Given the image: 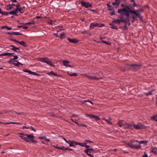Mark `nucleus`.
I'll list each match as a JSON object with an SVG mask.
<instances>
[{
	"mask_svg": "<svg viewBox=\"0 0 157 157\" xmlns=\"http://www.w3.org/2000/svg\"><path fill=\"white\" fill-rule=\"evenodd\" d=\"M94 118H95L96 120H99L101 119L98 116L95 115L94 116Z\"/></svg>",
	"mask_w": 157,
	"mask_h": 157,
	"instance_id": "obj_38",
	"label": "nucleus"
},
{
	"mask_svg": "<svg viewBox=\"0 0 157 157\" xmlns=\"http://www.w3.org/2000/svg\"><path fill=\"white\" fill-rule=\"evenodd\" d=\"M88 156L90 157H94V156L91 154L90 153H86Z\"/></svg>",
	"mask_w": 157,
	"mask_h": 157,
	"instance_id": "obj_51",
	"label": "nucleus"
},
{
	"mask_svg": "<svg viewBox=\"0 0 157 157\" xmlns=\"http://www.w3.org/2000/svg\"><path fill=\"white\" fill-rule=\"evenodd\" d=\"M18 43H19L20 44H21V45H22L24 47H26L28 45L27 44L25 43V42H24L23 41H18Z\"/></svg>",
	"mask_w": 157,
	"mask_h": 157,
	"instance_id": "obj_18",
	"label": "nucleus"
},
{
	"mask_svg": "<svg viewBox=\"0 0 157 157\" xmlns=\"http://www.w3.org/2000/svg\"><path fill=\"white\" fill-rule=\"evenodd\" d=\"M9 14L11 15L13 14L14 15H15L14 10H13L12 11L10 12H9Z\"/></svg>",
	"mask_w": 157,
	"mask_h": 157,
	"instance_id": "obj_45",
	"label": "nucleus"
},
{
	"mask_svg": "<svg viewBox=\"0 0 157 157\" xmlns=\"http://www.w3.org/2000/svg\"><path fill=\"white\" fill-rule=\"evenodd\" d=\"M6 29L8 30H11L12 29V28L10 27H9L7 26Z\"/></svg>",
	"mask_w": 157,
	"mask_h": 157,
	"instance_id": "obj_62",
	"label": "nucleus"
},
{
	"mask_svg": "<svg viewBox=\"0 0 157 157\" xmlns=\"http://www.w3.org/2000/svg\"><path fill=\"white\" fill-rule=\"evenodd\" d=\"M63 139L64 140V141L67 143H69L70 141L68 140H67L65 138H63Z\"/></svg>",
	"mask_w": 157,
	"mask_h": 157,
	"instance_id": "obj_57",
	"label": "nucleus"
},
{
	"mask_svg": "<svg viewBox=\"0 0 157 157\" xmlns=\"http://www.w3.org/2000/svg\"><path fill=\"white\" fill-rule=\"evenodd\" d=\"M75 143H74L73 144H70V147H75V145H78V144H77V143H78V142L75 141Z\"/></svg>",
	"mask_w": 157,
	"mask_h": 157,
	"instance_id": "obj_36",
	"label": "nucleus"
},
{
	"mask_svg": "<svg viewBox=\"0 0 157 157\" xmlns=\"http://www.w3.org/2000/svg\"><path fill=\"white\" fill-rule=\"evenodd\" d=\"M65 36V33H62L61 34L59 37L60 39H62L64 38Z\"/></svg>",
	"mask_w": 157,
	"mask_h": 157,
	"instance_id": "obj_30",
	"label": "nucleus"
},
{
	"mask_svg": "<svg viewBox=\"0 0 157 157\" xmlns=\"http://www.w3.org/2000/svg\"><path fill=\"white\" fill-rule=\"evenodd\" d=\"M67 40L71 43H76L78 42V40L75 38H73L72 39L69 38H68Z\"/></svg>",
	"mask_w": 157,
	"mask_h": 157,
	"instance_id": "obj_11",
	"label": "nucleus"
},
{
	"mask_svg": "<svg viewBox=\"0 0 157 157\" xmlns=\"http://www.w3.org/2000/svg\"><path fill=\"white\" fill-rule=\"evenodd\" d=\"M79 126H80H80H83L85 127H86L87 125H86V124H80Z\"/></svg>",
	"mask_w": 157,
	"mask_h": 157,
	"instance_id": "obj_49",
	"label": "nucleus"
},
{
	"mask_svg": "<svg viewBox=\"0 0 157 157\" xmlns=\"http://www.w3.org/2000/svg\"><path fill=\"white\" fill-rule=\"evenodd\" d=\"M121 19H115L112 22L115 23H118V24H120L121 22Z\"/></svg>",
	"mask_w": 157,
	"mask_h": 157,
	"instance_id": "obj_20",
	"label": "nucleus"
},
{
	"mask_svg": "<svg viewBox=\"0 0 157 157\" xmlns=\"http://www.w3.org/2000/svg\"><path fill=\"white\" fill-rule=\"evenodd\" d=\"M69 141H70L69 143H68L69 145V146H70V144H73L74 143H75V142L76 141H74V140H69Z\"/></svg>",
	"mask_w": 157,
	"mask_h": 157,
	"instance_id": "obj_40",
	"label": "nucleus"
},
{
	"mask_svg": "<svg viewBox=\"0 0 157 157\" xmlns=\"http://www.w3.org/2000/svg\"><path fill=\"white\" fill-rule=\"evenodd\" d=\"M49 24L52 25H55L56 24L54 22H53V21L52 20H50L48 22Z\"/></svg>",
	"mask_w": 157,
	"mask_h": 157,
	"instance_id": "obj_37",
	"label": "nucleus"
},
{
	"mask_svg": "<svg viewBox=\"0 0 157 157\" xmlns=\"http://www.w3.org/2000/svg\"><path fill=\"white\" fill-rule=\"evenodd\" d=\"M157 148L155 147L154 148L153 146H152L151 147V150L150 151L151 152H153L155 155L157 154Z\"/></svg>",
	"mask_w": 157,
	"mask_h": 157,
	"instance_id": "obj_17",
	"label": "nucleus"
},
{
	"mask_svg": "<svg viewBox=\"0 0 157 157\" xmlns=\"http://www.w3.org/2000/svg\"><path fill=\"white\" fill-rule=\"evenodd\" d=\"M69 150V151H73L74 150L73 149H72L71 148H69L68 147H66L65 149H64V150Z\"/></svg>",
	"mask_w": 157,
	"mask_h": 157,
	"instance_id": "obj_46",
	"label": "nucleus"
},
{
	"mask_svg": "<svg viewBox=\"0 0 157 157\" xmlns=\"http://www.w3.org/2000/svg\"><path fill=\"white\" fill-rule=\"evenodd\" d=\"M121 22H125L126 23L125 24H126V23H127V21L125 20L122 19V20H121Z\"/></svg>",
	"mask_w": 157,
	"mask_h": 157,
	"instance_id": "obj_64",
	"label": "nucleus"
},
{
	"mask_svg": "<svg viewBox=\"0 0 157 157\" xmlns=\"http://www.w3.org/2000/svg\"><path fill=\"white\" fill-rule=\"evenodd\" d=\"M2 15H4L7 16L8 14H9V12H3V13L2 14Z\"/></svg>",
	"mask_w": 157,
	"mask_h": 157,
	"instance_id": "obj_42",
	"label": "nucleus"
},
{
	"mask_svg": "<svg viewBox=\"0 0 157 157\" xmlns=\"http://www.w3.org/2000/svg\"><path fill=\"white\" fill-rule=\"evenodd\" d=\"M13 57H14V58L13 59H12V60H16V59H17L18 58V57L17 56H13Z\"/></svg>",
	"mask_w": 157,
	"mask_h": 157,
	"instance_id": "obj_48",
	"label": "nucleus"
},
{
	"mask_svg": "<svg viewBox=\"0 0 157 157\" xmlns=\"http://www.w3.org/2000/svg\"><path fill=\"white\" fill-rule=\"evenodd\" d=\"M68 75L70 76H76L77 75V74L76 73H74L72 74H71L69 72H67Z\"/></svg>",
	"mask_w": 157,
	"mask_h": 157,
	"instance_id": "obj_27",
	"label": "nucleus"
},
{
	"mask_svg": "<svg viewBox=\"0 0 157 157\" xmlns=\"http://www.w3.org/2000/svg\"><path fill=\"white\" fill-rule=\"evenodd\" d=\"M70 62L67 60H64L63 61V65L66 67H67V66L68 65V64Z\"/></svg>",
	"mask_w": 157,
	"mask_h": 157,
	"instance_id": "obj_23",
	"label": "nucleus"
},
{
	"mask_svg": "<svg viewBox=\"0 0 157 157\" xmlns=\"http://www.w3.org/2000/svg\"><path fill=\"white\" fill-rule=\"evenodd\" d=\"M85 142H86V143H87V142H88V143H93V142H92V141H91L90 140H85Z\"/></svg>",
	"mask_w": 157,
	"mask_h": 157,
	"instance_id": "obj_50",
	"label": "nucleus"
},
{
	"mask_svg": "<svg viewBox=\"0 0 157 157\" xmlns=\"http://www.w3.org/2000/svg\"><path fill=\"white\" fill-rule=\"evenodd\" d=\"M35 23V21H34L32 20L31 21L28 22V23L24 24L26 25H30L31 24H34ZM22 24H24L23 23Z\"/></svg>",
	"mask_w": 157,
	"mask_h": 157,
	"instance_id": "obj_26",
	"label": "nucleus"
},
{
	"mask_svg": "<svg viewBox=\"0 0 157 157\" xmlns=\"http://www.w3.org/2000/svg\"><path fill=\"white\" fill-rule=\"evenodd\" d=\"M126 125L127 126L128 128H130L131 129H132V125L131 124H126Z\"/></svg>",
	"mask_w": 157,
	"mask_h": 157,
	"instance_id": "obj_35",
	"label": "nucleus"
},
{
	"mask_svg": "<svg viewBox=\"0 0 157 157\" xmlns=\"http://www.w3.org/2000/svg\"><path fill=\"white\" fill-rule=\"evenodd\" d=\"M10 54H9V53H2L0 54V56H7L10 57L9 55Z\"/></svg>",
	"mask_w": 157,
	"mask_h": 157,
	"instance_id": "obj_32",
	"label": "nucleus"
},
{
	"mask_svg": "<svg viewBox=\"0 0 157 157\" xmlns=\"http://www.w3.org/2000/svg\"><path fill=\"white\" fill-rule=\"evenodd\" d=\"M108 10L109 11H112V12L110 13V14L112 16L115 14L114 10L113 8H109Z\"/></svg>",
	"mask_w": 157,
	"mask_h": 157,
	"instance_id": "obj_22",
	"label": "nucleus"
},
{
	"mask_svg": "<svg viewBox=\"0 0 157 157\" xmlns=\"http://www.w3.org/2000/svg\"><path fill=\"white\" fill-rule=\"evenodd\" d=\"M83 75L90 80L98 81L100 79L99 78L96 76H90L89 75H86V74H84Z\"/></svg>",
	"mask_w": 157,
	"mask_h": 157,
	"instance_id": "obj_9",
	"label": "nucleus"
},
{
	"mask_svg": "<svg viewBox=\"0 0 157 157\" xmlns=\"http://www.w3.org/2000/svg\"><path fill=\"white\" fill-rule=\"evenodd\" d=\"M123 28H124V30L127 29H128V27H127V24H125L124 25Z\"/></svg>",
	"mask_w": 157,
	"mask_h": 157,
	"instance_id": "obj_54",
	"label": "nucleus"
},
{
	"mask_svg": "<svg viewBox=\"0 0 157 157\" xmlns=\"http://www.w3.org/2000/svg\"><path fill=\"white\" fill-rule=\"evenodd\" d=\"M109 25H111L110 28L112 29H116L117 30L118 29L117 26L112 23H110Z\"/></svg>",
	"mask_w": 157,
	"mask_h": 157,
	"instance_id": "obj_19",
	"label": "nucleus"
},
{
	"mask_svg": "<svg viewBox=\"0 0 157 157\" xmlns=\"http://www.w3.org/2000/svg\"><path fill=\"white\" fill-rule=\"evenodd\" d=\"M75 117V115H72L71 116V120L73 122H76V121H77L76 119H75L73 118L74 117Z\"/></svg>",
	"mask_w": 157,
	"mask_h": 157,
	"instance_id": "obj_31",
	"label": "nucleus"
},
{
	"mask_svg": "<svg viewBox=\"0 0 157 157\" xmlns=\"http://www.w3.org/2000/svg\"><path fill=\"white\" fill-rule=\"evenodd\" d=\"M10 46L13 48H11V50H13V51L16 52H17V50H19L20 49V47H16L14 45H10Z\"/></svg>",
	"mask_w": 157,
	"mask_h": 157,
	"instance_id": "obj_16",
	"label": "nucleus"
},
{
	"mask_svg": "<svg viewBox=\"0 0 157 157\" xmlns=\"http://www.w3.org/2000/svg\"><path fill=\"white\" fill-rule=\"evenodd\" d=\"M142 157H148L147 154L146 152L144 153V155H143Z\"/></svg>",
	"mask_w": 157,
	"mask_h": 157,
	"instance_id": "obj_53",
	"label": "nucleus"
},
{
	"mask_svg": "<svg viewBox=\"0 0 157 157\" xmlns=\"http://www.w3.org/2000/svg\"><path fill=\"white\" fill-rule=\"evenodd\" d=\"M104 24H99L97 23H92L90 24L89 28L90 30H92L95 27H101L104 26Z\"/></svg>",
	"mask_w": 157,
	"mask_h": 157,
	"instance_id": "obj_6",
	"label": "nucleus"
},
{
	"mask_svg": "<svg viewBox=\"0 0 157 157\" xmlns=\"http://www.w3.org/2000/svg\"><path fill=\"white\" fill-rule=\"evenodd\" d=\"M12 59L11 58L10 59V60L8 61V63H9L12 64L13 63H12L13 62V60H12Z\"/></svg>",
	"mask_w": 157,
	"mask_h": 157,
	"instance_id": "obj_47",
	"label": "nucleus"
},
{
	"mask_svg": "<svg viewBox=\"0 0 157 157\" xmlns=\"http://www.w3.org/2000/svg\"><path fill=\"white\" fill-rule=\"evenodd\" d=\"M133 7H135L136 6H138L135 3V2H133Z\"/></svg>",
	"mask_w": 157,
	"mask_h": 157,
	"instance_id": "obj_63",
	"label": "nucleus"
},
{
	"mask_svg": "<svg viewBox=\"0 0 157 157\" xmlns=\"http://www.w3.org/2000/svg\"><path fill=\"white\" fill-rule=\"evenodd\" d=\"M14 12L15 13V16H17V13L19 11V10H16L15 9V10H14Z\"/></svg>",
	"mask_w": 157,
	"mask_h": 157,
	"instance_id": "obj_44",
	"label": "nucleus"
},
{
	"mask_svg": "<svg viewBox=\"0 0 157 157\" xmlns=\"http://www.w3.org/2000/svg\"><path fill=\"white\" fill-rule=\"evenodd\" d=\"M18 134L21 135L19 137L21 139L26 142H32L34 144H36L37 142V141L33 140L34 136L31 134H25L23 133H19Z\"/></svg>",
	"mask_w": 157,
	"mask_h": 157,
	"instance_id": "obj_2",
	"label": "nucleus"
},
{
	"mask_svg": "<svg viewBox=\"0 0 157 157\" xmlns=\"http://www.w3.org/2000/svg\"><path fill=\"white\" fill-rule=\"evenodd\" d=\"M20 4H18L16 5V7H17L18 8H20L21 7L20 6Z\"/></svg>",
	"mask_w": 157,
	"mask_h": 157,
	"instance_id": "obj_60",
	"label": "nucleus"
},
{
	"mask_svg": "<svg viewBox=\"0 0 157 157\" xmlns=\"http://www.w3.org/2000/svg\"><path fill=\"white\" fill-rule=\"evenodd\" d=\"M24 128H25L26 129H28V128H30L29 127H27V126H22V128L23 129H24Z\"/></svg>",
	"mask_w": 157,
	"mask_h": 157,
	"instance_id": "obj_61",
	"label": "nucleus"
},
{
	"mask_svg": "<svg viewBox=\"0 0 157 157\" xmlns=\"http://www.w3.org/2000/svg\"><path fill=\"white\" fill-rule=\"evenodd\" d=\"M109 8H111L112 6L111 5L109 4H108L106 5Z\"/></svg>",
	"mask_w": 157,
	"mask_h": 157,
	"instance_id": "obj_58",
	"label": "nucleus"
},
{
	"mask_svg": "<svg viewBox=\"0 0 157 157\" xmlns=\"http://www.w3.org/2000/svg\"><path fill=\"white\" fill-rule=\"evenodd\" d=\"M103 119L105 121H106L108 124L110 125L113 124V123L111 121L112 119L110 117H109L108 119L104 118Z\"/></svg>",
	"mask_w": 157,
	"mask_h": 157,
	"instance_id": "obj_14",
	"label": "nucleus"
},
{
	"mask_svg": "<svg viewBox=\"0 0 157 157\" xmlns=\"http://www.w3.org/2000/svg\"><path fill=\"white\" fill-rule=\"evenodd\" d=\"M7 34L9 35H11V34H13L16 36H17L19 35H23L22 34L18 32H8L7 33Z\"/></svg>",
	"mask_w": 157,
	"mask_h": 157,
	"instance_id": "obj_15",
	"label": "nucleus"
},
{
	"mask_svg": "<svg viewBox=\"0 0 157 157\" xmlns=\"http://www.w3.org/2000/svg\"><path fill=\"white\" fill-rule=\"evenodd\" d=\"M51 75H52L54 76H58V75L56 73L54 72V71H51Z\"/></svg>",
	"mask_w": 157,
	"mask_h": 157,
	"instance_id": "obj_39",
	"label": "nucleus"
},
{
	"mask_svg": "<svg viewBox=\"0 0 157 157\" xmlns=\"http://www.w3.org/2000/svg\"><path fill=\"white\" fill-rule=\"evenodd\" d=\"M23 71L24 72H26L28 73L30 75H33L35 76H39L40 75L36 73L35 72H33L32 71H31L30 70H29L27 69H24L23 70Z\"/></svg>",
	"mask_w": 157,
	"mask_h": 157,
	"instance_id": "obj_10",
	"label": "nucleus"
},
{
	"mask_svg": "<svg viewBox=\"0 0 157 157\" xmlns=\"http://www.w3.org/2000/svg\"><path fill=\"white\" fill-rule=\"evenodd\" d=\"M115 2L112 3L113 5L114 6H116V7L119 6L121 1L120 0H115Z\"/></svg>",
	"mask_w": 157,
	"mask_h": 157,
	"instance_id": "obj_13",
	"label": "nucleus"
},
{
	"mask_svg": "<svg viewBox=\"0 0 157 157\" xmlns=\"http://www.w3.org/2000/svg\"><path fill=\"white\" fill-rule=\"evenodd\" d=\"M16 124V123H14L13 122H7V123H4V124Z\"/></svg>",
	"mask_w": 157,
	"mask_h": 157,
	"instance_id": "obj_52",
	"label": "nucleus"
},
{
	"mask_svg": "<svg viewBox=\"0 0 157 157\" xmlns=\"http://www.w3.org/2000/svg\"><path fill=\"white\" fill-rule=\"evenodd\" d=\"M136 142L137 143L139 142L140 144H144L145 145H147V144L148 141H147L144 140L139 141L138 140H134L133 141H131L130 143H126V144L128 145L132 148L135 149H141V145L136 146V145H133L132 144V143H134Z\"/></svg>",
	"mask_w": 157,
	"mask_h": 157,
	"instance_id": "obj_3",
	"label": "nucleus"
},
{
	"mask_svg": "<svg viewBox=\"0 0 157 157\" xmlns=\"http://www.w3.org/2000/svg\"><path fill=\"white\" fill-rule=\"evenodd\" d=\"M86 116L88 117H90L91 118H94V115L92 114H86Z\"/></svg>",
	"mask_w": 157,
	"mask_h": 157,
	"instance_id": "obj_34",
	"label": "nucleus"
},
{
	"mask_svg": "<svg viewBox=\"0 0 157 157\" xmlns=\"http://www.w3.org/2000/svg\"><path fill=\"white\" fill-rule=\"evenodd\" d=\"M38 60L40 62L46 63L50 66H54L51 60L47 57L40 58H39Z\"/></svg>",
	"mask_w": 157,
	"mask_h": 157,
	"instance_id": "obj_5",
	"label": "nucleus"
},
{
	"mask_svg": "<svg viewBox=\"0 0 157 157\" xmlns=\"http://www.w3.org/2000/svg\"><path fill=\"white\" fill-rule=\"evenodd\" d=\"M13 8V7L10 4H9L7 6H6V10H11Z\"/></svg>",
	"mask_w": 157,
	"mask_h": 157,
	"instance_id": "obj_25",
	"label": "nucleus"
},
{
	"mask_svg": "<svg viewBox=\"0 0 157 157\" xmlns=\"http://www.w3.org/2000/svg\"><path fill=\"white\" fill-rule=\"evenodd\" d=\"M133 125L134 128L137 129H142L144 128L145 127L144 125L141 123H139L137 124H134Z\"/></svg>",
	"mask_w": 157,
	"mask_h": 157,
	"instance_id": "obj_8",
	"label": "nucleus"
},
{
	"mask_svg": "<svg viewBox=\"0 0 157 157\" xmlns=\"http://www.w3.org/2000/svg\"><path fill=\"white\" fill-rule=\"evenodd\" d=\"M17 26L18 27V28H19L22 27L23 28V29H27L28 28V27L24 26L23 25H20V26L17 25Z\"/></svg>",
	"mask_w": 157,
	"mask_h": 157,
	"instance_id": "obj_29",
	"label": "nucleus"
},
{
	"mask_svg": "<svg viewBox=\"0 0 157 157\" xmlns=\"http://www.w3.org/2000/svg\"><path fill=\"white\" fill-rule=\"evenodd\" d=\"M154 91L153 90L152 91H149L148 92L144 93V94L147 96H148L149 95H151L153 94V92Z\"/></svg>",
	"mask_w": 157,
	"mask_h": 157,
	"instance_id": "obj_21",
	"label": "nucleus"
},
{
	"mask_svg": "<svg viewBox=\"0 0 157 157\" xmlns=\"http://www.w3.org/2000/svg\"><path fill=\"white\" fill-rule=\"evenodd\" d=\"M87 143L84 142L83 143H80L79 142H78V143H77V144H78V145H79L82 147H85V144H86Z\"/></svg>",
	"mask_w": 157,
	"mask_h": 157,
	"instance_id": "obj_24",
	"label": "nucleus"
},
{
	"mask_svg": "<svg viewBox=\"0 0 157 157\" xmlns=\"http://www.w3.org/2000/svg\"><path fill=\"white\" fill-rule=\"evenodd\" d=\"M126 65L129 67V68L128 69H125L126 70H133L134 71H136L140 70L142 67V65L141 64H127Z\"/></svg>",
	"mask_w": 157,
	"mask_h": 157,
	"instance_id": "obj_4",
	"label": "nucleus"
},
{
	"mask_svg": "<svg viewBox=\"0 0 157 157\" xmlns=\"http://www.w3.org/2000/svg\"><path fill=\"white\" fill-rule=\"evenodd\" d=\"M23 10V8H21V7L18 10L19 12L21 13H24V12L22 11Z\"/></svg>",
	"mask_w": 157,
	"mask_h": 157,
	"instance_id": "obj_43",
	"label": "nucleus"
},
{
	"mask_svg": "<svg viewBox=\"0 0 157 157\" xmlns=\"http://www.w3.org/2000/svg\"><path fill=\"white\" fill-rule=\"evenodd\" d=\"M89 10L91 11L92 12H97V11H96V10H92L91 9H90Z\"/></svg>",
	"mask_w": 157,
	"mask_h": 157,
	"instance_id": "obj_59",
	"label": "nucleus"
},
{
	"mask_svg": "<svg viewBox=\"0 0 157 157\" xmlns=\"http://www.w3.org/2000/svg\"><path fill=\"white\" fill-rule=\"evenodd\" d=\"M9 54H10L9 55L10 57L11 56H14V53H9Z\"/></svg>",
	"mask_w": 157,
	"mask_h": 157,
	"instance_id": "obj_55",
	"label": "nucleus"
},
{
	"mask_svg": "<svg viewBox=\"0 0 157 157\" xmlns=\"http://www.w3.org/2000/svg\"><path fill=\"white\" fill-rule=\"evenodd\" d=\"M118 124L120 127H121L122 126V121L120 120L118 123Z\"/></svg>",
	"mask_w": 157,
	"mask_h": 157,
	"instance_id": "obj_33",
	"label": "nucleus"
},
{
	"mask_svg": "<svg viewBox=\"0 0 157 157\" xmlns=\"http://www.w3.org/2000/svg\"><path fill=\"white\" fill-rule=\"evenodd\" d=\"M10 40L11 41H13L15 42L16 43H18V41H18V40H16L15 39H12V38H10Z\"/></svg>",
	"mask_w": 157,
	"mask_h": 157,
	"instance_id": "obj_41",
	"label": "nucleus"
},
{
	"mask_svg": "<svg viewBox=\"0 0 157 157\" xmlns=\"http://www.w3.org/2000/svg\"><path fill=\"white\" fill-rule=\"evenodd\" d=\"M17 63H13L12 64H13L15 66H18L19 65H23V64L22 63H21L19 62H18V61H16Z\"/></svg>",
	"mask_w": 157,
	"mask_h": 157,
	"instance_id": "obj_28",
	"label": "nucleus"
},
{
	"mask_svg": "<svg viewBox=\"0 0 157 157\" xmlns=\"http://www.w3.org/2000/svg\"><path fill=\"white\" fill-rule=\"evenodd\" d=\"M95 149L93 148H91L90 149H86L84 150V152L86 153H91L92 152H94Z\"/></svg>",
	"mask_w": 157,
	"mask_h": 157,
	"instance_id": "obj_12",
	"label": "nucleus"
},
{
	"mask_svg": "<svg viewBox=\"0 0 157 157\" xmlns=\"http://www.w3.org/2000/svg\"><path fill=\"white\" fill-rule=\"evenodd\" d=\"M81 3L82 6L86 8H88L90 7H92V4L88 2H85L82 1L81 2Z\"/></svg>",
	"mask_w": 157,
	"mask_h": 157,
	"instance_id": "obj_7",
	"label": "nucleus"
},
{
	"mask_svg": "<svg viewBox=\"0 0 157 157\" xmlns=\"http://www.w3.org/2000/svg\"><path fill=\"white\" fill-rule=\"evenodd\" d=\"M121 6L122 7H124V8L118 9L117 13L121 15H125L128 18L130 17V13L135 14V16L133 15L132 16V18L133 20L132 21V22L134 21V20L136 19L137 17H139L141 20H142L141 13L138 10H132L128 6H125L123 4H121Z\"/></svg>",
	"mask_w": 157,
	"mask_h": 157,
	"instance_id": "obj_1",
	"label": "nucleus"
},
{
	"mask_svg": "<svg viewBox=\"0 0 157 157\" xmlns=\"http://www.w3.org/2000/svg\"><path fill=\"white\" fill-rule=\"evenodd\" d=\"M65 148V147L64 146H63V147H60V148H59V149H61V150H63V151H65L64 149Z\"/></svg>",
	"mask_w": 157,
	"mask_h": 157,
	"instance_id": "obj_56",
	"label": "nucleus"
}]
</instances>
